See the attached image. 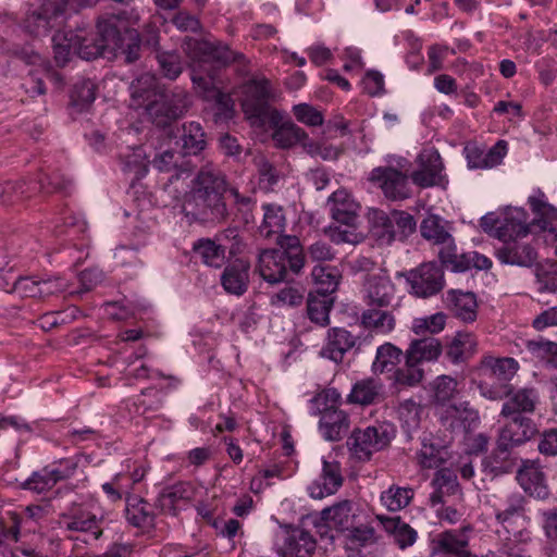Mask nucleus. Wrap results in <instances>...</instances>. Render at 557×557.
Instances as JSON below:
<instances>
[{
	"instance_id": "obj_64",
	"label": "nucleus",
	"mask_w": 557,
	"mask_h": 557,
	"mask_svg": "<svg viewBox=\"0 0 557 557\" xmlns=\"http://www.w3.org/2000/svg\"><path fill=\"white\" fill-rule=\"evenodd\" d=\"M305 256L312 262H330L335 259L336 250L326 242L319 239L307 247Z\"/></svg>"
},
{
	"instance_id": "obj_44",
	"label": "nucleus",
	"mask_w": 557,
	"mask_h": 557,
	"mask_svg": "<svg viewBox=\"0 0 557 557\" xmlns=\"http://www.w3.org/2000/svg\"><path fill=\"white\" fill-rule=\"evenodd\" d=\"M194 251L209 267L220 268L224 264L225 249L212 239H199L194 245Z\"/></svg>"
},
{
	"instance_id": "obj_8",
	"label": "nucleus",
	"mask_w": 557,
	"mask_h": 557,
	"mask_svg": "<svg viewBox=\"0 0 557 557\" xmlns=\"http://www.w3.org/2000/svg\"><path fill=\"white\" fill-rule=\"evenodd\" d=\"M183 50L194 63H199L200 66L212 64L220 67L232 62L245 61L244 54L232 51L220 41L212 42L187 37L183 44Z\"/></svg>"
},
{
	"instance_id": "obj_23",
	"label": "nucleus",
	"mask_w": 557,
	"mask_h": 557,
	"mask_svg": "<svg viewBox=\"0 0 557 557\" xmlns=\"http://www.w3.org/2000/svg\"><path fill=\"white\" fill-rule=\"evenodd\" d=\"M356 336L343 327H333L327 332L326 344L321 355L335 362L343 360L344 355L356 344Z\"/></svg>"
},
{
	"instance_id": "obj_14",
	"label": "nucleus",
	"mask_w": 557,
	"mask_h": 557,
	"mask_svg": "<svg viewBox=\"0 0 557 557\" xmlns=\"http://www.w3.org/2000/svg\"><path fill=\"white\" fill-rule=\"evenodd\" d=\"M315 540L306 530L294 528L284 530L276 542L280 557H311L315 549Z\"/></svg>"
},
{
	"instance_id": "obj_50",
	"label": "nucleus",
	"mask_w": 557,
	"mask_h": 557,
	"mask_svg": "<svg viewBox=\"0 0 557 557\" xmlns=\"http://www.w3.org/2000/svg\"><path fill=\"white\" fill-rule=\"evenodd\" d=\"M421 235L434 244H447L451 242V235L445 230L440 218L431 215L424 219L420 226Z\"/></svg>"
},
{
	"instance_id": "obj_17",
	"label": "nucleus",
	"mask_w": 557,
	"mask_h": 557,
	"mask_svg": "<svg viewBox=\"0 0 557 557\" xmlns=\"http://www.w3.org/2000/svg\"><path fill=\"white\" fill-rule=\"evenodd\" d=\"M534 433L535 429L530 419L512 417V420L500 430L497 447L500 454L509 453L511 448L530 440Z\"/></svg>"
},
{
	"instance_id": "obj_11",
	"label": "nucleus",
	"mask_w": 557,
	"mask_h": 557,
	"mask_svg": "<svg viewBox=\"0 0 557 557\" xmlns=\"http://www.w3.org/2000/svg\"><path fill=\"white\" fill-rule=\"evenodd\" d=\"M405 276L411 293L420 298L431 297L441 292L444 286L443 271L434 262L423 263Z\"/></svg>"
},
{
	"instance_id": "obj_48",
	"label": "nucleus",
	"mask_w": 557,
	"mask_h": 557,
	"mask_svg": "<svg viewBox=\"0 0 557 557\" xmlns=\"http://www.w3.org/2000/svg\"><path fill=\"white\" fill-rule=\"evenodd\" d=\"M403 351L391 343L381 345L376 350L375 360L372 364L374 372H389L401 360Z\"/></svg>"
},
{
	"instance_id": "obj_55",
	"label": "nucleus",
	"mask_w": 557,
	"mask_h": 557,
	"mask_svg": "<svg viewBox=\"0 0 557 557\" xmlns=\"http://www.w3.org/2000/svg\"><path fill=\"white\" fill-rule=\"evenodd\" d=\"M537 290L540 293L557 292V263H544L535 272Z\"/></svg>"
},
{
	"instance_id": "obj_16",
	"label": "nucleus",
	"mask_w": 557,
	"mask_h": 557,
	"mask_svg": "<svg viewBox=\"0 0 557 557\" xmlns=\"http://www.w3.org/2000/svg\"><path fill=\"white\" fill-rule=\"evenodd\" d=\"M288 260L281 249H263L258 255L256 270L270 284L283 282L288 273Z\"/></svg>"
},
{
	"instance_id": "obj_61",
	"label": "nucleus",
	"mask_w": 557,
	"mask_h": 557,
	"mask_svg": "<svg viewBox=\"0 0 557 557\" xmlns=\"http://www.w3.org/2000/svg\"><path fill=\"white\" fill-rule=\"evenodd\" d=\"M446 323V315L437 312L426 318L416 319L412 323V331L417 334L429 332L431 334L440 333L444 330Z\"/></svg>"
},
{
	"instance_id": "obj_29",
	"label": "nucleus",
	"mask_w": 557,
	"mask_h": 557,
	"mask_svg": "<svg viewBox=\"0 0 557 557\" xmlns=\"http://www.w3.org/2000/svg\"><path fill=\"white\" fill-rule=\"evenodd\" d=\"M384 397V386L380 380L369 377L358 381L352 386L348 400L362 406L380 403Z\"/></svg>"
},
{
	"instance_id": "obj_18",
	"label": "nucleus",
	"mask_w": 557,
	"mask_h": 557,
	"mask_svg": "<svg viewBox=\"0 0 557 557\" xmlns=\"http://www.w3.org/2000/svg\"><path fill=\"white\" fill-rule=\"evenodd\" d=\"M343 482L344 476L339 462L323 459L321 474L309 485L308 491L312 498L321 499L335 494Z\"/></svg>"
},
{
	"instance_id": "obj_31",
	"label": "nucleus",
	"mask_w": 557,
	"mask_h": 557,
	"mask_svg": "<svg viewBox=\"0 0 557 557\" xmlns=\"http://www.w3.org/2000/svg\"><path fill=\"white\" fill-rule=\"evenodd\" d=\"M444 424L453 430L462 428L470 431L479 422L478 411L470 407L469 403H460L459 405L449 406L446 409V416L442 418Z\"/></svg>"
},
{
	"instance_id": "obj_43",
	"label": "nucleus",
	"mask_w": 557,
	"mask_h": 557,
	"mask_svg": "<svg viewBox=\"0 0 557 557\" xmlns=\"http://www.w3.org/2000/svg\"><path fill=\"white\" fill-rule=\"evenodd\" d=\"M277 244L282 248L281 250L286 253L289 270L298 274L306 261L300 240L296 236H282L281 234L277 235Z\"/></svg>"
},
{
	"instance_id": "obj_19",
	"label": "nucleus",
	"mask_w": 557,
	"mask_h": 557,
	"mask_svg": "<svg viewBox=\"0 0 557 557\" xmlns=\"http://www.w3.org/2000/svg\"><path fill=\"white\" fill-rule=\"evenodd\" d=\"M332 219L342 225H356L359 220L360 206L345 189L334 191L327 200Z\"/></svg>"
},
{
	"instance_id": "obj_38",
	"label": "nucleus",
	"mask_w": 557,
	"mask_h": 557,
	"mask_svg": "<svg viewBox=\"0 0 557 557\" xmlns=\"http://www.w3.org/2000/svg\"><path fill=\"white\" fill-rule=\"evenodd\" d=\"M263 219L259 226L260 235L269 238L273 235H281L284 232L286 219L283 208L274 203L262 206Z\"/></svg>"
},
{
	"instance_id": "obj_2",
	"label": "nucleus",
	"mask_w": 557,
	"mask_h": 557,
	"mask_svg": "<svg viewBox=\"0 0 557 557\" xmlns=\"http://www.w3.org/2000/svg\"><path fill=\"white\" fill-rule=\"evenodd\" d=\"M115 22V17H101L97 25V37L88 35L82 28L76 32L54 34L52 42L57 64L65 65L73 53L84 60H91L103 55L106 51L111 53L116 51L119 46Z\"/></svg>"
},
{
	"instance_id": "obj_54",
	"label": "nucleus",
	"mask_w": 557,
	"mask_h": 557,
	"mask_svg": "<svg viewBox=\"0 0 557 557\" xmlns=\"http://www.w3.org/2000/svg\"><path fill=\"white\" fill-rule=\"evenodd\" d=\"M423 408L412 399L404 400L398 408L399 419L408 432L418 429Z\"/></svg>"
},
{
	"instance_id": "obj_15",
	"label": "nucleus",
	"mask_w": 557,
	"mask_h": 557,
	"mask_svg": "<svg viewBox=\"0 0 557 557\" xmlns=\"http://www.w3.org/2000/svg\"><path fill=\"white\" fill-rule=\"evenodd\" d=\"M496 257L502 263L529 268L535 263L537 252L528 236L503 243L496 249Z\"/></svg>"
},
{
	"instance_id": "obj_41",
	"label": "nucleus",
	"mask_w": 557,
	"mask_h": 557,
	"mask_svg": "<svg viewBox=\"0 0 557 557\" xmlns=\"http://www.w3.org/2000/svg\"><path fill=\"white\" fill-rule=\"evenodd\" d=\"M333 307L331 295L310 293L307 301V313L309 319L320 325L325 326L330 323V311Z\"/></svg>"
},
{
	"instance_id": "obj_53",
	"label": "nucleus",
	"mask_w": 557,
	"mask_h": 557,
	"mask_svg": "<svg viewBox=\"0 0 557 557\" xmlns=\"http://www.w3.org/2000/svg\"><path fill=\"white\" fill-rule=\"evenodd\" d=\"M442 247L438 251V257L443 264L449 267L453 271L463 272L469 269V263L467 255H459L457 252L456 246L454 245V239L447 244H440Z\"/></svg>"
},
{
	"instance_id": "obj_36",
	"label": "nucleus",
	"mask_w": 557,
	"mask_h": 557,
	"mask_svg": "<svg viewBox=\"0 0 557 557\" xmlns=\"http://www.w3.org/2000/svg\"><path fill=\"white\" fill-rule=\"evenodd\" d=\"M205 132L197 122L183 124L180 144L183 153L188 156H197L206 147Z\"/></svg>"
},
{
	"instance_id": "obj_5",
	"label": "nucleus",
	"mask_w": 557,
	"mask_h": 557,
	"mask_svg": "<svg viewBox=\"0 0 557 557\" xmlns=\"http://www.w3.org/2000/svg\"><path fill=\"white\" fill-rule=\"evenodd\" d=\"M191 107L190 95L182 87L162 88L156 99L146 104V112L157 126L164 127L183 117Z\"/></svg>"
},
{
	"instance_id": "obj_3",
	"label": "nucleus",
	"mask_w": 557,
	"mask_h": 557,
	"mask_svg": "<svg viewBox=\"0 0 557 557\" xmlns=\"http://www.w3.org/2000/svg\"><path fill=\"white\" fill-rule=\"evenodd\" d=\"M518 370L519 363L511 357H482L476 368L479 376L482 377L479 383L481 395L492 400L510 396L512 388L508 382Z\"/></svg>"
},
{
	"instance_id": "obj_42",
	"label": "nucleus",
	"mask_w": 557,
	"mask_h": 557,
	"mask_svg": "<svg viewBox=\"0 0 557 557\" xmlns=\"http://www.w3.org/2000/svg\"><path fill=\"white\" fill-rule=\"evenodd\" d=\"M497 521L506 527L516 519L524 517V498L519 493L508 494L503 505L495 508Z\"/></svg>"
},
{
	"instance_id": "obj_27",
	"label": "nucleus",
	"mask_w": 557,
	"mask_h": 557,
	"mask_svg": "<svg viewBox=\"0 0 557 557\" xmlns=\"http://www.w3.org/2000/svg\"><path fill=\"white\" fill-rule=\"evenodd\" d=\"M249 269V263L240 259L227 265L221 276L224 289L230 294L243 295L248 287Z\"/></svg>"
},
{
	"instance_id": "obj_26",
	"label": "nucleus",
	"mask_w": 557,
	"mask_h": 557,
	"mask_svg": "<svg viewBox=\"0 0 557 557\" xmlns=\"http://www.w3.org/2000/svg\"><path fill=\"white\" fill-rule=\"evenodd\" d=\"M528 236L529 226L522 210L515 209L503 213L502 223L496 231V238H498L502 244Z\"/></svg>"
},
{
	"instance_id": "obj_6",
	"label": "nucleus",
	"mask_w": 557,
	"mask_h": 557,
	"mask_svg": "<svg viewBox=\"0 0 557 557\" xmlns=\"http://www.w3.org/2000/svg\"><path fill=\"white\" fill-rule=\"evenodd\" d=\"M151 164L159 172L171 173L163 185V191L173 200H181L185 193V180L190 176L195 168L191 160L183 152L165 150L156 154Z\"/></svg>"
},
{
	"instance_id": "obj_63",
	"label": "nucleus",
	"mask_w": 557,
	"mask_h": 557,
	"mask_svg": "<svg viewBox=\"0 0 557 557\" xmlns=\"http://www.w3.org/2000/svg\"><path fill=\"white\" fill-rule=\"evenodd\" d=\"M444 450L430 443H423L417 458L419 463L426 469L440 467L444 461Z\"/></svg>"
},
{
	"instance_id": "obj_49",
	"label": "nucleus",
	"mask_w": 557,
	"mask_h": 557,
	"mask_svg": "<svg viewBox=\"0 0 557 557\" xmlns=\"http://www.w3.org/2000/svg\"><path fill=\"white\" fill-rule=\"evenodd\" d=\"M412 497V488L393 485L381 494V503L389 511H398L408 506Z\"/></svg>"
},
{
	"instance_id": "obj_58",
	"label": "nucleus",
	"mask_w": 557,
	"mask_h": 557,
	"mask_svg": "<svg viewBox=\"0 0 557 557\" xmlns=\"http://www.w3.org/2000/svg\"><path fill=\"white\" fill-rule=\"evenodd\" d=\"M405 366L395 371V382L399 385L414 386L423 379V370L419 368V363L411 362L409 357L405 355Z\"/></svg>"
},
{
	"instance_id": "obj_10",
	"label": "nucleus",
	"mask_w": 557,
	"mask_h": 557,
	"mask_svg": "<svg viewBox=\"0 0 557 557\" xmlns=\"http://www.w3.org/2000/svg\"><path fill=\"white\" fill-rule=\"evenodd\" d=\"M360 293L367 307H395L396 286L384 273H368L362 281Z\"/></svg>"
},
{
	"instance_id": "obj_25",
	"label": "nucleus",
	"mask_w": 557,
	"mask_h": 557,
	"mask_svg": "<svg viewBox=\"0 0 557 557\" xmlns=\"http://www.w3.org/2000/svg\"><path fill=\"white\" fill-rule=\"evenodd\" d=\"M471 531L469 525L460 530H450L437 535L436 545L440 549L456 557H476L469 549V536L467 532Z\"/></svg>"
},
{
	"instance_id": "obj_60",
	"label": "nucleus",
	"mask_w": 557,
	"mask_h": 557,
	"mask_svg": "<svg viewBox=\"0 0 557 557\" xmlns=\"http://www.w3.org/2000/svg\"><path fill=\"white\" fill-rule=\"evenodd\" d=\"M122 159L124 172L133 173L136 178H140L147 173L145 152L140 147H136L132 153L123 156Z\"/></svg>"
},
{
	"instance_id": "obj_20",
	"label": "nucleus",
	"mask_w": 557,
	"mask_h": 557,
	"mask_svg": "<svg viewBox=\"0 0 557 557\" xmlns=\"http://www.w3.org/2000/svg\"><path fill=\"white\" fill-rule=\"evenodd\" d=\"M59 523L67 531L90 533L94 540H98L102 535L96 515L82 508H73L62 513Z\"/></svg>"
},
{
	"instance_id": "obj_24",
	"label": "nucleus",
	"mask_w": 557,
	"mask_h": 557,
	"mask_svg": "<svg viewBox=\"0 0 557 557\" xmlns=\"http://www.w3.org/2000/svg\"><path fill=\"white\" fill-rule=\"evenodd\" d=\"M377 519L393 543L400 549H406L416 543L418 539L417 531L403 521L400 517L379 516Z\"/></svg>"
},
{
	"instance_id": "obj_30",
	"label": "nucleus",
	"mask_w": 557,
	"mask_h": 557,
	"mask_svg": "<svg viewBox=\"0 0 557 557\" xmlns=\"http://www.w3.org/2000/svg\"><path fill=\"white\" fill-rule=\"evenodd\" d=\"M537 400L539 393L535 388H520L503 405L500 414L508 418L519 416L520 412H532Z\"/></svg>"
},
{
	"instance_id": "obj_12",
	"label": "nucleus",
	"mask_w": 557,
	"mask_h": 557,
	"mask_svg": "<svg viewBox=\"0 0 557 557\" xmlns=\"http://www.w3.org/2000/svg\"><path fill=\"white\" fill-rule=\"evenodd\" d=\"M369 180L391 200L409 197L408 175L401 170L392 166H377L371 171Z\"/></svg>"
},
{
	"instance_id": "obj_22",
	"label": "nucleus",
	"mask_w": 557,
	"mask_h": 557,
	"mask_svg": "<svg viewBox=\"0 0 557 557\" xmlns=\"http://www.w3.org/2000/svg\"><path fill=\"white\" fill-rule=\"evenodd\" d=\"M321 520L324 524L336 531H348L356 523V513L351 500L344 499L321 511Z\"/></svg>"
},
{
	"instance_id": "obj_46",
	"label": "nucleus",
	"mask_w": 557,
	"mask_h": 557,
	"mask_svg": "<svg viewBox=\"0 0 557 557\" xmlns=\"http://www.w3.org/2000/svg\"><path fill=\"white\" fill-rule=\"evenodd\" d=\"M191 81L206 100L215 102L223 110L230 108L231 98L214 85L211 74L209 77L193 75Z\"/></svg>"
},
{
	"instance_id": "obj_34",
	"label": "nucleus",
	"mask_w": 557,
	"mask_h": 557,
	"mask_svg": "<svg viewBox=\"0 0 557 557\" xmlns=\"http://www.w3.org/2000/svg\"><path fill=\"white\" fill-rule=\"evenodd\" d=\"M361 324L369 330L382 334L391 333L395 329V317L387 308L368 307L361 313Z\"/></svg>"
},
{
	"instance_id": "obj_39",
	"label": "nucleus",
	"mask_w": 557,
	"mask_h": 557,
	"mask_svg": "<svg viewBox=\"0 0 557 557\" xmlns=\"http://www.w3.org/2000/svg\"><path fill=\"white\" fill-rule=\"evenodd\" d=\"M432 485L434 487V492L430 496L432 506L445 503V496L455 495L459 490L457 476L447 469H442L435 473Z\"/></svg>"
},
{
	"instance_id": "obj_56",
	"label": "nucleus",
	"mask_w": 557,
	"mask_h": 557,
	"mask_svg": "<svg viewBox=\"0 0 557 557\" xmlns=\"http://www.w3.org/2000/svg\"><path fill=\"white\" fill-rule=\"evenodd\" d=\"M156 59L162 75L169 79H176L183 72V64L176 52H157Z\"/></svg>"
},
{
	"instance_id": "obj_37",
	"label": "nucleus",
	"mask_w": 557,
	"mask_h": 557,
	"mask_svg": "<svg viewBox=\"0 0 557 557\" xmlns=\"http://www.w3.org/2000/svg\"><path fill=\"white\" fill-rule=\"evenodd\" d=\"M160 86L154 75L145 73L137 77L131 85L132 97L138 106H145L156 99L159 95Z\"/></svg>"
},
{
	"instance_id": "obj_33",
	"label": "nucleus",
	"mask_w": 557,
	"mask_h": 557,
	"mask_svg": "<svg viewBox=\"0 0 557 557\" xmlns=\"http://www.w3.org/2000/svg\"><path fill=\"white\" fill-rule=\"evenodd\" d=\"M453 313L463 322H473L476 318V299L472 293L450 290L446 298Z\"/></svg>"
},
{
	"instance_id": "obj_40",
	"label": "nucleus",
	"mask_w": 557,
	"mask_h": 557,
	"mask_svg": "<svg viewBox=\"0 0 557 557\" xmlns=\"http://www.w3.org/2000/svg\"><path fill=\"white\" fill-rule=\"evenodd\" d=\"M126 519L134 527L147 528L153 523L151 506L143 498L126 497Z\"/></svg>"
},
{
	"instance_id": "obj_32",
	"label": "nucleus",
	"mask_w": 557,
	"mask_h": 557,
	"mask_svg": "<svg viewBox=\"0 0 557 557\" xmlns=\"http://www.w3.org/2000/svg\"><path fill=\"white\" fill-rule=\"evenodd\" d=\"M441 342L433 336H425L419 339H413L409 348L406 350V356L409 357L411 362L421 363L424 361H434L442 354Z\"/></svg>"
},
{
	"instance_id": "obj_59",
	"label": "nucleus",
	"mask_w": 557,
	"mask_h": 557,
	"mask_svg": "<svg viewBox=\"0 0 557 557\" xmlns=\"http://www.w3.org/2000/svg\"><path fill=\"white\" fill-rule=\"evenodd\" d=\"M191 497V486L189 483H177L170 486L161 493L159 500L163 508H172L181 499H189Z\"/></svg>"
},
{
	"instance_id": "obj_45",
	"label": "nucleus",
	"mask_w": 557,
	"mask_h": 557,
	"mask_svg": "<svg viewBox=\"0 0 557 557\" xmlns=\"http://www.w3.org/2000/svg\"><path fill=\"white\" fill-rule=\"evenodd\" d=\"M273 140L281 148H290L307 138L306 132L292 121H284L274 126Z\"/></svg>"
},
{
	"instance_id": "obj_9",
	"label": "nucleus",
	"mask_w": 557,
	"mask_h": 557,
	"mask_svg": "<svg viewBox=\"0 0 557 557\" xmlns=\"http://www.w3.org/2000/svg\"><path fill=\"white\" fill-rule=\"evenodd\" d=\"M66 13L57 0H47L40 7L27 11L23 21L24 29L35 36L41 37L52 29L60 28L65 20Z\"/></svg>"
},
{
	"instance_id": "obj_21",
	"label": "nucleus",
	"mask_w": 557,
	"mask_h": 557,
	"mask_svg": "<svg viewBox=\"0 0 557 557\" xmlns=\"http://www.w3.org/2000/svg\"><path fill=\"white\" fill-rule=\"evenodd\" d=\"M517 480L522 488L536 498L544 499L548 496L545 475L536 460H523L517 473Z\"/></svg>"
},
{
	"instance_id": "obj_35",
	"label": "nucleus",
	"mask_w": 557,
	"mask_h": 557,
	"mask_svg": "<svg viewBox=\"0 0 557 557\" xmlns=\"http://www.w3.org/2000/svg\"><path fill=\"white\" fill-rule=\"evenodd\" d=\"M476 338L466 332H458L446 350V357L453 363H461L471 358L476 351Z\"/></svg>"
},
{
	"instance_id": "obj_1",
	"label": "nucleus",
	"mask_w": 557,
	"mask_h": 557,
	"mask_svg": "<svg viewBox=\"0 0 557 557\" xmlns=\"http://www.w3.org/2000/svg\"><path fill=\"white\" fill-rule=\"evenodd\" d=\"M226 190V176L218 165L207 161L193 178L190 190L183 194L182 210L193 221L223 223L228 218L224 198Z\"/></svg>"
},
{
	"instance_id": "obj_51",
	"label": "nucleus",
	"mask_w": 557,
	"mask_h": 557,
	"mask_svg": "<svg viewBox=\"0 0 557 557\" xmlns=\"http://www.w3.org/2000/svg\"><path fill=\"white\" fill-rule=\"evenodd\" d=\"M96 99V84L90 79H82L77 82L72 90V104L78 110H85Z\"/></svg>"
},
{
	"instance_id": "obj_28",
	"label": "nucleus",
	"mask_w": 557,
	"mask_h": 557,
	"mask_svg": "<svg viewBox=\"0 0 557 557\" xmlns=\"http://www.w3.org/2000/svg\"><path fill=\"white\" fill-rule=\"evenodd\" d=\"M347 414L334 407L326 408L320 419V431L327 441H339L348 431Z\"/></svg>"
},
{
	"instance_id": "obj_7",
	"label": "nucleus",
	"mask_w": 557,
	"mask_h": 557,
	"mask_svg": "<svg viewBox=\"0 0 557 557\" xmlns=\"http://www.w3.org/2000/svg\"><path fill=\"white\" fill-rule=\"evenodd\" d=\"M394 436L395 429L392 424L379 423L354 430L346 444L352 457L367 461L374 453L385 449Z\"/></svg>"
},
{
	"instance_id": "obj_62",
	"label": "nucleus",
	"mask_w": 557,
	"mask_h": 557,
	"mask_svg": "<svg viewBox=\"0 0 557 557\" xmlns=\"http://www.w3.org/2000/svg\"><path fill=\"white\" fill-rule=\"evenodd\" d=\"M305 290L296 286H286L274 294L271 298L272 305L298 307L302 304Z\"/></svg>"
},
{
	"instance_id": "obj_52",
	"label": "nucleus",
	"mask_w": 557,
	"mask_h": 557,
	"mask_svg": "<svg viewBox=\"0 0 557 557\" xmlns=\"http://www.w3.org/2000/svg\"><path fill=\"white\" fill-rule=\"evenodd\" d=\"M324 233L329 236L331 242L336 245H358L364 239L363 234L357 231V224L351 226H330L324 230Z\"/></svg>"
},
{
	"instance_id": "obj_13",
	"label": "nucleus",
	"mask_w": 557,
	"mask_h": 557,
	"mask_svg": "<svg viewBox=\"0 0 557 557\" xmlns=\"http://www.w3.org/2000/svg\"><path fill=\"white\" fill-rule=\"evenodd\" d=\"M419 169L412 172V182L422 187L442 185L444 165L438 151L433 147L424 148L418 156Z\"/></svg>"
},
{
	"instance_id": "obj_47",
	"label": "nucleus",
	"mask_w": 557,
	"mask_h": 557,
	"mask_svg": "<svg viewBox=\"0 0 557 557\" xmlns=\"http://www.w3.org/2000/svg\"><path fill=\"white\" fill-rule=\"evenodd\" d=\"M311 276L317 285V290L314 294L318 295H331L333 292H335L341 277L336 268L323 267L321 264H318L312 269Z\"/></svg>"
},
{
	"instance_id": "obj_4",
	"label": "nucleus",
	"mask_w": 557,
	"mask_h": 557,
	"mask_svg": "<svg viewBox=\"0 0 557 557\" xmlns=\"http://www.w3.org/2000/svg\"><path fill=\"white\" fill-rule=\"evenodd\" d=\"M273 91L265 78L250 79L243 86L242 108L253 126H276L282 122V113L270 106Z\"/></svg>"
},
{
	"instance_id": "obj_57",
	"label": "nucleus",
	"mask_w": 557,
	"mask_h": 557,
	"mask_svg": "<svg viewBox=\"0 0 557 557\" xmlns=\"http://www.w3.org/2000/svg\"><path fill=\"white\" fill-rule=\"evenodd\" d=\"M391 216L383 211L375 210L372 214L373 232L383 242L396 240V228L392 224Z\"/></svg>"
}]
</instances>
